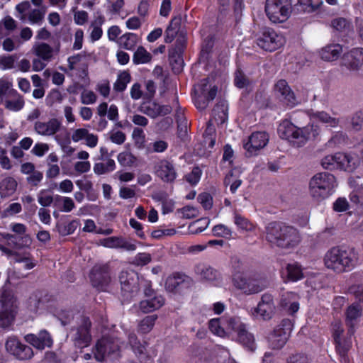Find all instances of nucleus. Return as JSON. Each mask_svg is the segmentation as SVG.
Here are the masks:
<instances>
[{
    "label": "nucleus",
    "instance_id": "2",
    "mask_svg": "<svg viewBox=\"0 0 363 363\" xmlns=\"http://www.w3.org/2000/svg\"><path fill=\"white\" fill-rule=\"evenodd\" d=\"M280 138L289 142L294 147H302L309 140L315 138L319 134V128L313 123L303 127H298L290 120H282L277 128Z\"/></svg>",
    "mask_w": 363,
    "mask_h": 363
},
{
    "label": "nucleus",
    "instance_id": "41",
    "mask_svg": "<svg viewBox=\"0 0 363 363\" xmlns=\"http://www.w3.org/2000/svg\"><path fill=\"white\" fill-rule=\"evenodd\" d=\"M349 184L353 188V191L350 195L351 202L355 204L359 203L363 199V186L356 184L354 179H350Z\"/></svg>",
    "mask_w": 363,
    "mask_h": 363
},
{
    "label": "nucleus",
    "instance_id": "16",
    "mask_svg": "<svg viewBox=\"0 0 363 363\" xmlns=\"http://www.w3.org/2000/svg\"><path fill=\"white\" fill-rule=\"evenodd\" d=\"M91 322L89 317L83 316L74 335V344L80 348L88 347L91 341Z\"/></svg>",
    "mask_w": 363,
    "mask_h": 363
},
{
    "label": "nucleus",
    "instance_id": "23",
    "mask_svg": "<svg viewBox=\"0 0 363 363\" xmlns=\"http://www.w3.org/2000/svg\"><path fill=\"white\" fill-rule=\"evenodd\" d=\"M61 127V122L57 118H51L48 122L37 121L35 123V130L41 135H53Z\"/></svg>",
    "mask_w": 363,
    "mask_h": 363
},
{
    "label": "nucleus",
    "instance_id": "32",
    "mask_svg": "<svg viewBox=\"0 0 363 363\" xmlns=\"http://www.w3.org/2000/svg\"><path fill=\"white\" fill-rule=\"evenodd\" d=\"M228 106L227 101L220 100L213 107L212 114L216 121L223 124L228 120Z\"/></svg>",
    "mask_w": 363,
    "mask_h": 363
},
{
    "label": "nucleus",
    "instance_id": "22",
    "mask_svg": "<svg viewBox=\"0 0 363 363\" xmlns=\"http://www.w3.org/2000/svg\"><path fill=\"white\" fill-rule=\"evenodd\" d=\"M281 277L284 282H296L303 278L301 266L297 262L287 264L281 270Z\"/></svg>",
    "mask_w": 363,
    "mask_h": 363
},
{
    "label": "nucleus",
    "instance_id": "24",
    "mask_svg": "<svg viewBox=\"0 0 363 363\" xmlns=\"http://www.w3.org/2000/svg\"><path fill=\"white\" fill-rule=\"evenodd\" d=\"M8 284H5L1 289L0 294V301L2 308H16L17 298L15 296L13 290L11 288L10 281L7 280Z\"/></svg>",
    "mask_w": 363,
    "mask_h": 363
},
{
    "label": "nucleus",
    "instance_id": "20",
    "mask_svg": "<svg viewBox=\"0 0 363 363\" xmlns=\"http://www.w3.org/2000/svg\"><path fill=\"white\" fill-rule=\"evenodd\" d=\"M343 65L351 71H359L363 66V48H356L345 54Z\"/></svg>",
    "mask_w": 363,
    "mask_h": 363
},
{
    "label": "nucleus",
    "instance_id": "19",
    "mask_svg": "<svg viewBox=\"0 0 363 363\" xmlns=\"http://www.w3.org/2000/svg\"><path fill=\"white\" fill-rule=\"evenodd\" d=\"M25 340L38 350L51 347L53 344L51 335L45 330H40L38 335L28 334L25 336Z\"/></svg>",
    "mask_w": 363,
    "mask_h": 363
},
{
    "label": "nucleus",
    "instance_id": "56",
    "mask_svg": "<svg viewBox=\"0 0 363 363\" xmlns=\"http://www.w3.org/2000/svg\"><path fill=\"white\" fill-rule=\"evenodd\" d=\"M151 261L152 257L150 253L139 252L135 255L133 263L137 266L143 267L148 264Z\"/></svg>",
    "mask_w": 363,
    "mask_h": 363
},
{
    "label": "nucleus",
    "instance_id": "40",
    "mask_svg": "<svg viewBox=\"0 0 363 363\" xmlns=\"http://www.w3.org/2000/svg\"><path fill=\"white\" fill-rule=\"evenodd\" d=\"M152 57L143 46H139L133 54V62L135 65L146 64L151 61Z\"/></svg>",
    "mask_w": 363,
    "mask_h": 363
},
{
    "label": "nucleus",
    "instance_id": "30",
    "mask_svg": "<svg viewBox=\"0 0 363 363\" xmlns=\"http://www.w3.org/2000/svg\"><path fill=\"white\" fill-rule=\"evenodd\" d=\"M11 94L9 98H11L12 100L6 99L4 102V106L9 111L18 112L25 106L23 96L17 91H11Z\"/></svg>",
    "mask_w": 363,
    "mask_h": 363
},
{
    "label": "nucleus",
    "instance_id": "38",
    "mask_svg": "<svg viewBox=\"0 0 363 363\" xmlns=\"http://www.w3.org/2000/svg\"><path fill=\"white\" fill-rule=\"evenodd\" d=\"M16 313L15 308H2L0 311V327L3 328L9 327L14 320Z\"/></svg>",
    "mask_w": 363,
    "mask_h": 363
},
{
    "label": "nucleus",
    "instance_id": "58",
    "mask_svg": "<svg viewBox=\"0 0 363 363\" xmlns=\"http://www.w3.org/2000/svg\"><path fill=\"white\" fill-rule=\"evenodd\" d=\"M198 201L205 210H210L213 206V198L208 193H201L198 196Z\"/></svg>",
    "mask_w": 363,
    "mask_h": 363
},
{
    "label": "nucleus",
    "instance_id": "4",
    "mask_svg": "<svg viewBox=\"0 0 363 363\" xmlns=\"http://www.w3.org/2000/svg\"><path fill=\"white\" fill-rule=\"evenodd\" d=\"M358 256L353 249L333 247L324 257L327 268L340 273L352 270L357 264Z\"/></svg>",
    "mask_w": 363,
    "mask_h": 363
},
{
    "label": "nucleus",
    "instance_id": "57",
    "mask_svg": "<svg viewBox=\"0 0 363 363\" xmlns=\"http://www.w3.org/2000/svg\"><path fill=\"white\" fill-rule=\"evenodd\" d=\"M234 223L238 230L247 231L249 230L250 221L242 215L235 213L234 216Z\"/></svg>",
    "mask_w": 363,
    "mask_h": 363
},
{
    "label": "nucleus",
    "instance_id": "31",
    "mask_svg": "<svg viewBox=\"0 0 363 363\" xmlns=\"http://www.w3.org/2000/svg\"><path fill=\"white\" fill-rule=\"evenodd\" d=\"M194 270L196 274L199 275L203 280L212 281L217 279V270L204 263L196 264Z\"/></svg>",
    "mask_w": 363,
    "mask_h": 363
},
{
    "label": "nucleus",
    "instance_id": "3",
    "mask_svg": "<svg viewBox=\"0 0 363 363\" xmlns=\"http://www.w3.org/2000/svg\"><path fill=\"white\" fill-rule=\"evenodd\" d=\"M266 238L272 245L286 249L295 247L301 241L300 235L296 228L279 222L268 224Z\"/></svg>",
    "mask_w": 363,
    "mask_h": 363
},
{
    "label": "nucleus",
    "instance_id": "50",
    "mask_svg": "<svg viewBox=\"0 0 363 363\" xmlns=\"http://www.w3.org/2000/svg\"><path fill=\"white\" fill-rule=\"evenodd\" d=\"M118 161L123 167H132L136 161V157L130 152H123L118 154Z\"/></svg>",
    "mask_w": 363,
    "mask_h": 363
},
{
    "label": "nucleus",
    "instance_id": "12",
    "mask_svg": "<svg viewBox=\"0 0 363 363\" xmlns=\"http://www.w3.org/2000/svg\"><path fill=\"white\" fill-rule=\"evenodd\" d=\"M91 285L98 290L104 291L111 281V269L108 264H95L89 273Z\"/></svg>",
    "mask_w": 363,
    "mask_h": 363
},
{
    "label": "nucleus",
    "instance_id": "7",
    "mask_svg": "<svg viewBox=\"0 0 363 363\" xmlns=\"http://www.w3.org/2000/svg\"><path fill=\"white\" fill-rule=\"evenodd\" d=\"M264 11L272 23H284L292 11L291 0H266Z\"/></svg>",
    "mask_w": 363,
    "mask_h": 363
},
{
    "label": "nucleus",
    "instance_id": "11",
    "mask_svg": "<svg viewBox=\"0 0 363 363\" xmlns=\"http://www.w3.org/2000/svg\"><path fill=\"white\" fill-rule=\"evenodd\" d=\"M128 343L140 363H152L156 353L147 350V341H141L134 333H130L128 337Z\"/></svg>",
    "mask_w": 363,
    "mask_h": 363
},
{
    "label": "nucleus",
    "instance_id": "60",
    "mask_svg": "<svg viewBox=\"0 0 363 363\" xmlns=\"http://www.w3.org/2000/svg\"><path fill=\"white\" fill-rule=\"evenodd\" d=\"M129 224L135 230V234L138 238L142 240H145L146 237L143 231V225L141 223L136 220L135 218H130L129 220Z\"/></svg>",
    "mask_w": 363,
    "mask_h": 363
},
{
    "label": "nucleus",
    "instance_id": "36",
    "mask_svg": "<svg viewBox=\"0 0 363 363\" xmlns=\"http://www.w3.org/2000/svg\"><path fill=\"white\" fill-rule=\"evenodd\" d=\"M138 41V36L133 33H125L118 38V43L125 50H133Z\"/></svg>",
    "mask_w": 363,
    "mask_h": 363
},
{
    "label": "nucleus",
    "instance_id": "25",
    "mask_svg": "<svg viewBox=\"0 0 363 363\" xmlns=\"http://www.w3.org/2000/svg\"><path fill=\"white\" fill-rule=\"evenodd\" d=\"M148 298L147 300L141 301L139 305L140 309L145 313L157 310L164 303V298L161 295H155Z\"/></svg>",
    "mask_w": 363,
    "mask_h": 363
},
{
    "label": "nucleus",
    "instance_id": "42",
    "mask_svg": "<svg viewBox=\"0 0 363 363\" xmlns=\"http://www.w3.org/2000/svg\"><path fill=\"white\" fill-rule=\"evenodd\" d=\"M35 54L43 60L48 61L52 57V48L49 44L41 43L35 46Z\"/></svg>",
    "mask_w": 363,
    "mask_h": 363
},
{
    "label": "nucleus",
    "instance_id": "43",
    "mask_svg": "<svg viewBox=\"0 0 363 363\" xmlns=\"http://www.w3.org/2000/svg\"><path fill=\"white\" fill-rule=\"evenodd\" d=\"M11 91H17L12 88V83L4 79H0V105L9 98Z\"/></svg>",
    "mask_w": 363,
    "mask_h": 363
},
{
    "label": "nucleus",
    "instance_id": "51",
    "mask_svg": "<svg viewBox=\"0 0 363 363\" xmlns=\"http://www.w3.org/2000/svg\"><path fill=\"white\" fill-rule=\"evenodd\" d=\"M201 175L202 170L201 168L199 166H195L191 172L185 176V179L191 185L195 186L199 182Z\"/></svg>",
    "mask_w": 363,
    "mask_h": 363
},
{
    "label": "nucleus",
    "instance_id": "64",
    "mask_svg": "<svg viewBox=\"0 0 363 363\" xmlns=\"http://www.w3.org/2000/svg\"><path fill=\"white\" fill-rule=\"evenodd\" d=\"M84 40V31L82 29L79 28L75 31L74 33V43L73 44L72 49L74 50H79L82 48Z\"/></svg>",
    "mask_w": 363,
    "mask_h": 363
},
{
    "label": "nucleus",
    "instance_id": "62",
    "mask_svg": "<svg viewBox=\"0 0 363 363\" xmlns=\"http://www.w3.org/2000/svg\"><path fill=\"white\" fill-rule=\"evenodd\" d=\"M181 287H187L191 281V278L189 276L180 272L174 273L172 276Z\"/></svg>",
    "mask_w": 363,
    "mask_h": 363
},
{
    "label": "nucleus",
    "instance_id": "44",
    "mask_svg": "<svg viewBox=\"0 0 363 363\" xmlns=\"http://www.w3.org/2000/svg\"><path fill=\"white\" fill-rule=\"evenodd\" d=\"M250 81L241 67L238 65L234 73V85L238 89H243L247 86Z\"/></svg>",
    "mask_w": 363,
    "mask_h": 363
},
{
    "label": "nucleus",
    "instance_id": "18",
    "mask_svg": "<svg viewBox=\"0 0 363 363\" xmlns=\"http://www.w3.org/2000/svg\"><path fill=\"white\" fill-rule=\"evenodd\" d=\"M55 300V296L45 289H37L30 294L28 304L34 311H38L46 304L53 303Z\"/></svg>",
    "mask_w": 363,
    "mask_h": 363
},
{
    "label": "nucleus",
    "instance_id": "21",
    "mask_svg": "<svg viewBox=\"0 0 363 363\" xmlns=\"http://www.w3.org/2000/svg\"><path fill=\"white\" fill-rule=\"evenodd\" d=\"M337 169L349 172L354 171L359 165V159L355 154L337 152Z\"/></svg>",
    "mask_w": 363,
    "mask_h": 363
},
{
    "label": "nucleus",
    "instance_id": "47",
    "mask_svg": "<svg viewBox=\"0 0 363 363\" xmlns=\"http://www.w3.org/2000/svg\"><path fill=\"white\" fill-rule=\"evenodd\" d=\"M212 233L214 236L223 238L227 240L231 239L233 235L231 229L223 224L216 225L212 229Z\"/></svg>",
    "mask_w": 363,
    "mask_h": 363
},
{
    "label": "nucleus",
    "instance_id": "26",
    "mask_svg": "<svg viewBox=\"0 0 363 363\" xmlns=\"http://www.w3.org/2000/svg\"><path fill=\"white\" fill-rule=\"evenodd\" d=\"M269 142V135L265 131H257L251 134V155L264 148Z\"/></svg>",
    "mask_w": 363,
    "mask_h": 363
},
{
    "label": "nucleus",
    "instance_id": "48",
    "mask_svg": "<svg viewBox=\"0 0 363 363\" xmlns=\"http://www.w3.org/2000/svg\"><path fill=\"white\" fill-rule=\"evenodd\" d=\"M140 111L152 118L160 116L157 104L155 102L143 103L140 107Z\"/></svg>",
    "mask_w": 363,
    "mask_h": 363
},
{
    "label": "nucleus",
    "instance_id": "9",
    "mask_svg": "<svg viewBox=\"0 0 363 363\" xmlns=\"http://www.w3.org/2000/svg\"><path fill=\"white\" fill-rule=\"evenodd\" d=\"M118 279L123 301L130 302L140 291L139 274L133 269L123 270Z\"/></svg>",
    "mask_w": 363,
    "mask_h": 363
},
{
    "label": "nucleus",
    "instance_id": "46",
    "mask_svg": "<svg viewBox=\"0 0 363 363\" xmlns=\"http://www.w3.org/2000/svg\"><path fill=\"white\" fill-rule=\"evenodd\" d=\"M130 81V74L128 72L121 73L116 82L113 84V89L116 91L122 92L126 87L128 83Z\"/></svg>",
    "mask_w": 363,
    "mask_h": 363
},
{
    "label": "nucleus",
    "instance_id": "45",
    "mask_svg": "<svg viewBox=\"0 0 363 363\" xmlns=\"http://www.w3.org/2000/svg\"><path fill=\"white\" fill-rule=\"evenodd\" d=\"M79 225V220L77 219L72 220L69 222L67 224H61L57 225V230L60 235L62 236H66L69 235H72L74 233L76 229Z\"/></svg>",
    "mask_w": 363,
    "mask_h": 363
},
{
    "label": "nucleus",
    "instance_id": "29",
    "mask_svg": "<svg viewBox=\"0 0 363 363\" xmlns=\"http://www.w3.org/2000/svg\"><path fill=\"white\" fill-rule=\"evenodd\" d=\"M281 305L289 313L294 314L299 309V303L297 301V295L294 292H286L283 294L281 299Z\"/></svg>",
    "mask_w": 363,
    "mask_h": 363
},
{
    "label": "nucleus",
    "instance_id": "13",
    "mask_svg": "<svg viewBox=\"0 0 363 363\" xmlns=\"http://www.w3.org/2000/svg\"><path fill=\"white\" fill-rule=\"evenodd\" d=\"M6 351L20 360L29 359L33 356V349L23 344L17 337H9L5 343Z\"/></svg>",
    "mask_w": 363,
    "mask_h": 363
},
{
    "label": "nucleus",
    "instance_id": "63",
    "mask_svg": "<svg viewBox=\"0 0 363 363\" xmlns=\"http://www.w3.org/2000/svg\"><path fill=\"white\" fill-rule=\"evenodd\" d=\"M209 330L214 334L221 335L224 333L223 328L220 325L219 318L211 319L208 322Z\"/></svg>",
    "mask_w": 363,
    "mask_h": 363
},
{
    "label": "nucleus",
    "instance_id": "14",
    "mask_svg": "<svg viewBox=\"0 0 363 363\" xmlns=\"http://www.w3.org/2000/svg\"><path fill=\"white\" fill-rule=\"evenodd\" d=\"M119 351V347L109 337H102L95 345L94 357L98 362H103L106 357H111Z\"/></svg>",
    "mask_w": 363,
    "mask_h": 363
},
{
    "label": "nucleus",
    "instance_id": "28",
    "mask_svg": "<svg viewBox=\"0 0 363 363\" xmlns=\"http://www.w3.org/2000/svg\"><path fill=\"white\" fill-rule=\"evenodd\" d=\"M342 51V48L339 44L328 45L319 51L322 60L327 62L337 60Z\"/></svg>",
    "mask_w": 363,
    "mask_h": 363
},
{
    "label": "nucleus",
    "instance_id": "10",
    "mask_svg": "<svg viewBox=\"0 0 363 363\" xmlns=\"http://www.w3.org/2000/svg\"><path fill=\"white\" fill-rule=\"evenodd\" d=\"M293 323L290 319H284L277 325L268 336L270 347L273 349L282 348L291 335Z\"/></svg>",
    "mask_w": 363,
    "mask_h": 363
},
{
    "label": "nucleus",
    "instance_id": "37",
    "mask_svg": "<svg viewBox=\"0 0 363 363\" xmlns=\"http://www.w3.org/2000/svg\"><path fill=\"white\" fill-rule=\"evenodd\" d=\"M311 120L315 121H320L325 123L328 127H336L339 124V120L335 117L330 116L328 113L320 111L314 113L311 116Z\"/></svg>",
    "mask_w": 363,
    "mask_h": 363
},
{
    "label": "nucleus",
    "instance_id": "33",
    "mask_svg": "<svg viewBox=\"0 0 363 363\" xmlns=\"http://www.w3.org/2000/svg\"><path fill=\"white\" fill-rule=\"evenodd\" d=\"M183 53L184 52H179V51L173 49L169 50V62L174 73L179 74L182 71L184 64Z\"/></svg>",
    "mask_w": 363,
    "mask_h": 363
},
{
    "label": "nucleus",
    "instance_id": "34",
    "mask_svg": "<svg viewBox=\"0 0 363 363\" xmlns=\"http://www.w3.org/2000/svg\"><path fill=\"white\" fill-rule=\"evenodd\" d=\"M17 182L11 177L4 178L0 182V196L6 198L11 196L16 190Z\"/></svg>",
    "mask_w": 363,
    "mask_h": 363
},
{
    "label": "nucleus",
    "instance_id": "1",
    "mask_svg": "<svg viewBox=\"0 0 363 363\" xmlns=\"http://www.w3.org/2000/svg\"><path fill=\"white\" fill-rule=\"evenodd\" d=\"M362 314V308L358 304L353 303L350 306L345 312L346 323L350 328L348 331L349 336L344 335L342 324L335 322L333 325V338L335 342V349L341 363H350L348 351L352 346V335L354 333V327Z\"/></svg>",
    "mask_w": 363,
    "mask_h": 363
},
{
    "label": "nucleus",
    "instance_id": "55",
    "mask_svg": "<svg viewBox=\"0 0 363 363\" xmlns=\"http://www.w3.org/2000/svg\"><path fill=\"white\" fill-rule=\"evenodd\" d=\"M121 236H112L101 240V244L108 248H120Z\"/></svg>",
    "mask_w": 363,
    "mask_h": 363
},
{
    "label": "nucleus",
    "instance_id": "53",
    "mask_svg": "<svg viewBox=\"0 0 363 363\" xmlns=\"http://www.w3.org/2000/svg\"><path fill=\"white\" fill-rule=\"evenodd\" d=\"M53 196L48 190L42 189L38 194V201L43 207H48L53 202Z\"/></svg>",
    "mask_w": 363,
    "mask_h": 363
},
{
    "label": "nucleus",
    "instance_id": "5",
    "mask_svg": "<svg viewBox=\"0 0 363 363\" xmlns=\"http://www.w3.org/2000/svg\"><path fill=\"white\" fill-rule=\"evenodd\" d=\"M337 182L335 177L328 172H319L309 181L310 195L315 200L322 201L330 197L335 191Z\"/></svg>",
    "mask_w": 363,
    "mask_h": 363
},
{
    "label": "nucleus",
    "instance_id": "27",
    "mask_svg": "<svg viewBox=\"0 0 363 363\" xmlns=\"http://www.w3.org/2000/svg\"><path fill=\"white\" fill-rule=\"evenodd\" d=\"M273 311L274 303L272 297L269 294L263 295L261 301L257 305L256 313L266 319L270 318Z\"/></svg>",
    "mask_w": 363,
    "mask_h": 363
},
{
    "label": "nucleus",
    "instance_id": "49",
    "mask_svg": "<svg viewBox=\"0 0 363 363\" xmlns=\"http://www.w3.org/2000/svg\"><path fill=\"white\" fill-rule=\"evenodd\" d=\"M209 220L208 218H201L191 223L189 227V231L191 234H199L203 232L208 226Z\"/></svg>",
    "mask_w": 363,
    "mask_h": 363
},
{
    "label": "nucleus",
    "instance_id": "59",
    "mask_svg": "<svg viewBox=\"0 0 363 363\" xmlns=\"http://www.w3.org/2000/svg\"><path fill=\"white\" fill-rule=\"evenodd\" d=\"M186 43H187V39H186L185 34L181 33L178 35V37L174 43V46L171 49L178 50V51H179V52H184L186 47Z\"/></svg>",
    "mask_w": 363,
    "mask_h": 363
},
{
    "label": "nucleus",
    "instance_id": "61",
    "mask_svg": "<svg viewBox=\"0 0 363 363\" xmlns=\"http://www.w3.org/2000/svg\"><path fill=\"white\" fill-rule=\"evenodd\" d=\"M16 57L13 55L3 56L0 58V65L3 69H11L13 68Z\"/></svg>",
    "mask_w": 363,
    "mask_h": 363
},
{
    "label": "nucleus",
    "instance_id": "8",
    "mask_svg": "<svg viewBox=\"0 0 363 363\" xmlns=\"http://www.w3.org/2000/svg\"><path fill=\"white\" fill-rule=\"evenodd\" d=\"M230 264L233 285L243 294H250V274L247 265L238 257H233Z\"/></svg>",
    "mask_w": 363,
    "mask_h": 363
},
{
    "label": "nucleus",
    "instance_id": "39",
    "mask_svg": "<svg viewBox=\"0 0 363 363\" xmlns=\"http://www.w3.org/2000/svg\"><path fill=\"white\" fill-rule=\"evenodd\" d=\"M157 319V315H150L145 316L140 320L138 325V332L140 334H147L153 328L155 321Z\"/></svg>",
    "mask_w": 363,
    "mask_h": 363
},
{
    "label": "nucleus",
    "instance_id": "52",
    "mask_svg": "<svg viewBox=\"0 0 363 363\" xmlns=\"http://www.w3.org/2000/svg\"><path fill=\"white\" fill-rule=\"evenodd\" d=\"M63 100V96L57 89H52L46 96V104L52 106L55 103H61Z\"/></svg>",
    "mask_w": 363,
    "mask_h": 363
},
{
    "label": "nucleus",
    "instance_id": "35",
    "mask_svg": "<svg viewBox=\"0 0 363 363\" xmlns=\"http://www.w3.org/2000/svg\"><path fill=\"white\" fill-rule=\"evenodd\" d=\"M233 330L237 334V338L245 347L250 349V337L246 330L245 325L240 323L236 324L234 320H230Z\"/></svg>",
    "mask_w": 363,
    "mask_h": 363
},
{
    "label": "nucleus",
    "instance_id": "17",
    "mask_svg": "<svg viewBox=\"0 0 363 363\" xmlns=\"http://www.w3.org/2000/svg\"><path fill=\"white\" fill-rule=\"evenodd\" d=\"M155 174L164 182L173 183L177 177V173L172 162L162 160L155 167Z\"/></svg>",
    "mask_w": 363,
    "mask_h": 363
},
{
    "label": "nucleus",
    "instance_id": "6",
    "mask_svg": "<svg viewBox=\"0 0 363 363\" xmlns=\"http://www.w3.org/2000/svg\"><path fill=\"white\" fill-rule=\"evenodd\" d=\"M254 42L259 48L272 52L282 48L286 43V39L281 33L264 27L255 34Z\"/></svg>",
    "mask_w": 363,
    "mask_h": 363
},
{
    "label": "nucleus",
    "instance_id": "15",
    "mask_svg": "<svg viewBox=\"0 0 363 363\" xmlns=\"http://www.w3.org/2000/svg\"><path fill=\"white\" fill-rule=\"evenodd\" d=\"M274 94L281 102L288 106L294 107L298 104L294 91L284 79L277 81L274 84Z\"/></svg>",
    "mask_w": 363,
    "mask_h": 363
},
{
    "label": "nucleus",
    "instance_id": "54",
    "mask_svg": "<svg viewBox=\"0 0 363 363\" xmlns=\"http://www.w3.org/2000/svg\"><path fill=\"white\" fill-rule=\"evenodd\" d=\"M337 153L334 155H328L321 160V166L325 169L333 170L337 169Z\"/></svg>",
    "mask_w": 363,
    "mask_h": 363
}]
</instances>
